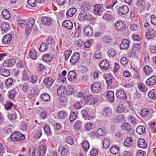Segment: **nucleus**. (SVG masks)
I'll return each instance as SVG.
<instances>
[{
    "label": "nucleus",
    "instance_id": "nucleus-61",
    "mask_svg": "<svg viewBox=\"0 0 156 156\" xmlns=\"http://www.w3.org/2000/svg\"><path fill=\"white\" fill-rule=\"evenodd\" d=\"M129 121L131 123L133 124H135L136 123L137 120L135 118L132 116H129L128 117Z\"/></svg>",
    "mask_w": 156,
    "mask_h": 156
},
{
    "label": "nucleus",
    "instance_id": "nucleus-34",
    "mask_svg": "<svg viewBox=\"0 0 156 156\" xmlns=\"http://www.w3.org/2000/svg\"><path fill=\"white\" fill-rule=\"evenodd\" d=\"M92 96L89 95L88 96H84L81 100V103L84 105L87 104L88 102H90L92 98Z\"/></svg>",
    "mask_w": 156,
    "mask_h": 156
},
{
    "label": "nucleus",
    "instance_id": "nucleus-8",
    "mask_svg": "<svg viewBox=\"0 0 156 156\" xmlns=\"http://www.w3.org/2000/svg\"><path fill=\"white\" fill-rule=\"evenodd\" d=\"M44 43L47 45L49 46L52 52L55 51V47L54 45L55 42L53 40L51 37H49L46 39Z\"/></svg>",
    "mask_w": 156,
    "mask_h": 156
},
{
    "label": "nucleus",
    "instance_id": "nucleus-37",
    "mask_svg": "<svg viewBox=\"0 0 156 156\" xmlns=\"http://www.w3.org/2000/svg\"><path fill=\"white\" fill-rule=\"evenodd\" d=\"M40 99L41 100L43 101H48L50 100V98L48 94L43 93L41 95Z\"/></svg>",
    "mask_w": 156,
    "mask_h": 156
},
{
    "label": "nucleus",
    "instance_id": "nucleus-7",
    "mask_svg": "<svg viewBox=\"0 0 156 156\" xmlns=\"http://www.w3.org/2000/svg\"><path fill=\"white\" fill-rule=\"evenodd\" d=\"M122 129L127 132V134L131 135L133 133V131L131 129L130 125L128 123H124L121 126Z\"/></svg>",
    "mask_w": 156,
    "mask_h": 156
},
{
    "label": "nucleus",
    "instance_id": "nucleus-20",
    "mask_svg": "<svg viewBox=\"0 0 156 156\" xmlns=\"http://www.w3.org/2000/svg\"><path fill=\"white\" fill-rule=\"evenodd\" d=\"M12 38V35L8 34L4 36L2 38L3 43L5 44H8L10 43Z\"/></svg>",
    "mask_w": 156,
    "mask_h": 156
},
{
    "label": "nucleus",
    "instance_id": "nucleus-56",
    "mask_svg": "<svg viewBox=\"0 0 156 156\" xmlns=\"http://www.w3.org/2000/svg\"><path fill=\"white\" fill-rule=\"evenodd\" d=\"M44 129L45 133L47 135L50 136L51 134V133L50 130V126L48 125H45L44 127Z\"/></svg>",
    "mask_w": 156,
    "mask_h": 156
},
{
    "label": "nucleus",
    "instance_id": "nucleus-5",
    "mask_svg": "<svg viewBox=\"0 0 156 156\" xmlns=\"http://www.w3.org/2000/svg\"><path fill=\"white\" fill-rule=\"evenodd\" d=\"M115 27L116 30L122 32L125 30L126 26L125 23L122 21H118L115 23Z\"/></svg>",
    "mask_w": 156,
    "mask_h": 156
},
{
    "label": "nucleus",
    "instance_id": "nucleus-24",
    "mask_svg": "<svg viewBox=\"0 0 156 156\" xmlns=\"http://www.w3.org/2000/svg\"><path fill=\"white\" fill-rule=\"evenodd\" d=\"M63 27L66 28L68 29L71 30L73 27V25L72 22L68 20L64 21L62 24Z\"/></svg>",
    "mask_w": 156,
    "mask_h": 156
},
{
    "label": "nucleus",
    "instance_id": "nucleus-19",
    "mask_svg": "<svg viewBox=\"0 0 156 156\" xmlns=\"http://www.w3.org/2000/svg\"><path fill=\"white\" fill-rule=\"evenodd\" d=\"M137 144L138 147L142 148H145L147 146V143L143 138L139 139L137 140Z\"/></svg>",
    "mask_w": 156,
    "mask_h": 156
},
{
    "label": "nucleus",
    "instance_id": "nucleus-53",
    "mask_svg": "<svg viewBox=\"0 0 156 156\" xmlns=\"http://www.w3.org/2000/svg\"><path fill=\"white\" fill-rule=\"evenodd\" d=\"M16 94V92L15 90H12L8 93L9 97L11 99H13Z\"/></svg>",
    "mask_w": 156,
    "mask_h": 156
},
{
    "label": "nucleus",
    "instance_id": "nucleus-22",
    "mask_svg": "<svg viewBox=\"0 0 156 156\" xmlns=\"http://www.w3.org/2000/svg\"><path fill=\"white\" fill-rule=\"evenodd\" d=\"M84 34L88 36H90L93 34V30L92 27L89 26L86 27L83 29Z\"/></svg>",
    "mask_w": 156,
    "mask_h": 156
},
{
    "label": "nucleus",
    "instance_id": "nucleus-21",
    "mask_svg": "<svg viewBox=\"0 0 156 156\" xmlns=\"http://www.w3.org/2000/svg\"><path fill=\"white\" fill-rule=\"evenodd\" d=\"M54 57V56L50 54H46L43 55L42 58L43 61L48 62L51 61L53 59Z\"/></svg>",
    "mask_w": 156,
    "mask_h": 156
},
{
    "label": "nucleus",
    "instance_id": "nucleus-55",
    "mask_svg": "<svg viewBox=\"0 0 156 156\" xmlns=\"http://www.w3.org/2000/svg\"><path fill=\"white\" fill-rule=\"evenodd\" d=\"M36 151L34 147H31L29 149L28 156H35Z\"/></svg>",
    "mask_w": 156,
    "mask_h": 156
},
{
    "label": "nucleus",
    "instance_id": "nucleus-54",
    "mask_svg": "<svg viewBox=\"0 0 156 156\" xmlns=\"http://www.w3.org/2000/svg\"><path fill=\"white\" fill-rule=\"evenodd\" d=\"M138 88L140 91L143 92L147 91V87L144 84L142 83L138 84Z\"/></svg>",
    "mask_w": 156,
    "mask_h": 156
},
{
    "label": "nucleus",
    "instance_id": "nucleus-32",
    "mask_svg": "<svg viewBox=\"0 0 156 156\" xmlns=\"http://www.w3.org/2000/svg\"><path fill=\"white\" fill-rule=\"evenodd\" d=\"M57 92L59 96L65 94L66 87L63 86H60L57 89Z\"/></svg>",
    "mask_w": 156,
    "mask_h": 156
},
{
    "label": "nucleus",
    "instance_id": "nucleus-38",
    "mask_svg": "<svg viewBox=\"0 0 156 156\" xmlns=\"http://www.w3.org/2000/svg\"><path fill=\"white\" fill-rule=\"evenodd\" d=\"M49 47V48L48 45L46 44L44 42H42L39 48V51L42 52L46 51Z\"/></svg>",
    "mask_w": 156,
    "mask_h": 156
},
{
    "label": "nucleus",
    "instance_id": "nucleus-43",
    "mask_svg": "<svg viewBox=\"0 0 156 156\" xmlns=\"http://www.w3.org/2000/svg\"><path fill=\"white\" fill-rule=\"evenodd\" d=\"M78 115V113L77 111L73 112L71 113L69 115V119L71 122H73L76 119V116Z\"/></svg>",
    "mask_w": 156,
    "mask_h": 156
},
{
    "label": "nucleus",
    "instance_id": "nucleus-48",
    "mask_svg": "<svg viewBox=\"0 0 156 156\" xmlns=\"http://www.w3.org/2000/svg\"><path fill=\"white\" fill-rule=\"evenodd\" d=\"M2 15L3 17L5 19H8L10 16V14L8 11L6 9H4L2 12Z\"/></svg>",
    "mask_w": 156,
    "mask_h": 156
},
{
    "label": "nucleus",
    "instance_id": "nucleus-41",
    "mask_svg": "<svg viewBox=\"0 0 156 156\" xmlns=\"http://www.w3.org/2000/svg\"><path fill=\"white\" fill-rule=\"evenodd\" d=\"M82 146L84 151L85 152H87L88 150L90 147L89 142L87 140L83 141L82 143Z\"/></svg>",
    "mask_w": 156,
    "mask_h": 156
},
{
    "label": "nucleus",
    "instance_id": "nucleus-60",
    "mask_svg": "<svg viewBox=\"0 0 156 156\" xmlns=\"http://www.w3.org/2000/svg\"><path fill=\"white\" fill-rule=\"evenodd\" d=\"M82 104L81 101H76L73 104V107L75 109H80L82 107Z\"/></svg>",
    "mask_w": 156,
    "mask_h": 156
},
{
    "label": "nucleus",
    "instance_id": "nucleus-39",
    "mask_svg": "<svg viewBox=\"0 0 156 156\" xmlns=\"http://www.w3.org/2000/svg\"><path fill=\"white\" fill-rule=\"evenodd\" d=\"M149 127L151 131L153 133H156V123L150 122L148 123Z\"/></svg>",
    "mask_w": 156,
    "mask_h": 156
},
{
    "label": "nucleus",
    "instance_id": "nucleus-16",
    "mask_svg": "<svg viewBox=\"0 0 156 156\" xmlns=\"http://www.w3.org/2000/svg\"><path fill=\"white\" fill-rule=\"evenodd\" d=\"M129 11V8L126 5L122 6L119 7L118 9L119 14L123 15L126 14Z\"/></svg>",
    "mask_w": 156,
    "mask_h": 156
},
{
    "label": "nucleus",
    "instance_id": "nucleus-58",
    "mask_svg": "<svg viewBox=\"0 0 156 156\" xmlns=\"http://www.w3.org/2000/svg\"><path fill=\"white\" fill-rule=\"evenodd\" d=\"M148 96L151 99L154 100L156 99V94L151 91L148 92Z\"/></svg>",
    "mask_w": 156,
    "mask_h": 156
},
{
    "label": "nucleus",
    "instance_id": "nucleus-11",
    "mask_svg": "<svg viewBox=\"0 0 156 156\" xmlns=\"http://www.w3.org/2000/svg\"><path fill=\"white\" fill-rule=\"evenodd\" d=\"M156 36V31L151 29L145 35V37L147 39H150Z\"/></svg>",
    "mask_w": 156,
    "mask_h": 156
},
{
    "label": "nucleus",
    "instance_id": "nucleus-51",
    "mask_svg": "<svg viewBox=\"0 0 156 156\" xmlns=\"http://www.w3.org/2000/svg\"><path fill=\"white\" fill-rule=\"evenodd\" d=\"M82 126V123L80 120L77 121L75 122L74 128L75 130H78L80 129Z\"/></svg>",
    "mask_w": 156,
    "mask_h": 156
},
{
    "label": "nucleus",
    "instance_id": "nucleus-4",
    "mask_svg": "<svg viewBox=\"0 0 156 156\" xmlns=\"http://www.w3.org/2000/svg\"><path fill=\"white\" fill-rule=\"evenodd\" d=\"M102 87V85L101 83L95 82L92 84L90 87V88L92 92L97 93L100 91Z\"/></svg>",
    "mask_w": 156,
    "mask_h": 156
},
{
    "label": "nucleus",
    "instance_id": "nucleus-13",
    "mask_svg": "<svg viewBox=\"0 0 156 156\" xmlns=\"http://www.w3.org/2000/svg\"><path fill=\"white\" fill-rule=\"evenodd\" d=\"M102 6L101 4H97L95 5L94 8V12L96 15H101L102 13Z\"/></svg>",
    "mask_w": 156,
    "mask_h": 156
},
{
    "label": "nucleus",
    "instance_id": "nucleus-1",
    "mask_svg": "<svg viewBox=\"0 0 156 156\" xmlns=\"http://www.w3.org/2000/svg\"><path fill=\"white\" fill-rule=\"evenodd\" d=\"M25 139L24 135L18 131L12 133L11 136V140L14 141L23 140Z\"/></svg>",
    "mask_w": 156,
    "mask_h": 156
},
{
    "label": "nucleus",
    "instance_id": "nucleus-14",
    "mask_svg": "<svg viewBox=\"0 0 156 156\" xmlns=\"http://www.w3.org/2000/svg\"><path fill=\"white\" fill-rule=\"evenodd\" d=\"M146 83L148 86H153L156 83V76H151L146 80Z\"/></svg>",
    "mask_w": 156,
    "mask_h": 156
},
{
    "label": "nucleus",
    "instance_id": "nucleus-9",
    "mask_svg": "<svg viewBox=\"0 0 156 156\" xmlns=\"http://www.w3.org/2000/svg\"><path fill=\"white\" fill-rule=\"evenodd\" d=\"M99 66L102 70H106L109 67V63L107 60H103L100 63Z\"/></svg>",
    "mask_w": 156,
    "mask_h": 156
},
{
    "label": "nucleus",
    "instance_id": "nucleus-25",
    "mask_svg": "<svg viewBox=\"0 0 156 156\" xmlns=\"http://www.w3.org/2000/svg\"><path fill=\"white\" fill-rule=\"evenodd\" d=\"M54 80L49 77H46L44 78L43 82L45 83L46 86L50 87L52 85L54 82Z\"/></svg>",
    "mask_w": 156,
    "mask_h": 156
},
{
    "label": "nucleus",
    "instance_id": "nucleus-12",
    "mask_svg": "<svg viewBox=\"0 0 156 156\" xmlns=\"http://www.w3.org/2000/svg\"><path fill=\"white\" fill-rule=\"evenodd\" d=\"M139 46L137 44H134L132 48V50L129 53V56L132 57L136 55V52H138L139 50Z\"/></svg>",
    "mask_w": 156,
    "mask_h": 156
},
{
    "label": "nucleus",
    "instance_id": "nucleus-33",
    "mask_svg": "<svg viewBox=\"0 0 156 156\" xmlns=\"http://www.w3.org/2000/svg\"><path fill=\"white\" fill-rule=\"evenodd\" d=\"M76 75L74 71H71L69 73L68 76V79L70 81H72L76 79Z\"/></svg>",
    "mask_w": 156,
    "mask_h": 156
},
{
    "label": "nucleus",
    "instance_id": "nucleus-3",
    "mask_svg": "<svg viewBox=\"0 0 156 156\" xmlns=\"http://www.w3.org/2000/svg\"><path fill=\"white\" fill-rule=\"evenodd\" d=\"M78 18L81 21L85 20H90L92 19V17L89 12L80 11L78 16Z\"/></svg>",
    "mask_w": 156,
    "mask_h": 156
},
{
    "label": "nucleus",
    "instance_id": "nucleus-49",
    "mask_svg": "<svg viewBox=\"0 0 156 156\" xmlns=\"http://www.w3.org/2000/svg\"><path fill=\"white\" fill-rule=\"evenodd\" d=\"M112 18V16L108 12H105L103 16V19L105 20H111Z\"/></svg>",
    "mask_w": 156,
    "mask_h": 156
},
{
    "label": "nucleus",
    "instance_id": "nucleus-10",
    "mask_svg": "<svg viewBox=\"0 0 156 156\" xmlns=\"http://www.w3.org/2000/svg\"><path fill=\"white\" fill-rule=\"evenodd\" d=\"M16 63V61L14 59L6 60L3 63L4 67H11Z\"/></svg>",
    "mask_w": 156,
    "mask_h": 156
},
{
    "label": "nucleus",
    "instance_id": "nucleus-44",
    "mask_svg": "<svg viewBox=\"0 0 156 156\" xmlns=\"http://www.w3.org/2000/svg\"><path fill=\"white\" fill-rule=\"evenodd\" d=\"M29 55L30 58L33 59H36L37 58L36 51L35 49H31L29 52Z\"/></svg>",
    "mask_w": 156,
    "mask_h": 156
},
{
    "label": "nucleus",
    "instance_id": "nucleus-63",
    "mask_svg": "<svg viewBox=\"0 0 156 156\" xmlns=\"http://www.w3.org/2000/svg\"><path fill=\"white\" fill-rule=\"evenodd\" d=\"M13 83V80L12 78H9L6 80L5 81L6 85L8 87H10L12 86Z\"/></svg>",
    "mask_w": 156,
    "mask_h": 156
},
{
    "label": "nucleus",
    "instance_id": "nucleus-64",
    "mask_svg": "<svg viewBox=\"0 0 156 156\" xmlns=\"http://www.w3.org/2000/svg\"><path fill=\"white\" fill-rule=\"evenodd\" d=\"M21 87L23 91L26 92L28 90L29 85L27 83H24L21 85Z\"/></svg>",
    "mask_w": 156,
    "mask_h": 156
},
{
    "label": "nucleus",
    "instance_id": "nucleus-45",
    "mask_svg": "<svg viewBox=\"0 0 156 156\" xmlns=\"http://www.w3.org/2000/svg\"><path fill=\"white\" fill-rule=\"evenodd\" d=\"M133 140L131 137H127L124 141V145L126 147H129L132 144Z\"/></svg>",
    "mask_w": 156,
    "mask_h": 156
},
{
    "label": "nucleus",
    "instance_id": "nucleus-29",
    "mask_svg": "<svg viewBox=\"0 0 156 156\" xmlns=\"http://www.w3.org/2000/svg\"><path fill=\"white\" fill-rule=\"evenodd\" d=\"M107 98L109 101L113 102L114 100V96L113 92L112 91H109L106 94Z\"/></svg>",
    "mask_w": 156,
    "mask_h": 156
},
{
    "label": "nucleus",
    "instance_id": "nucleus-23",
    "mask_svg": "<svg viewBox=\"0 0 156 156\" xmlns=\"http://www.w3.org/2000/svg\"><path fill=\"white\" fill-rule=\"evenodd\" d=\"M38 94V91L36 88H32L28 92V95L30 98L36 97Z\"/></svg>",
    "mask_w": 156,
    "mask_h": 156
},
{
    "label": "nucleus",
    "instance_id": "nucleus-59",
    "mask_svg": "<svg viewBox=\"0 0 156 156\" xmlns=\"http://www.w3.org/2000/svg\"><path fill=\"white\" fill-rule=\"evenodd\" d=\"M125 111L124 107L122 104L119 105L117 107V112L118 113H121L124 112Z\"/></svg>",
    "mask_w": 156,
    "mask_h": 156
},
{
    "label": "nucleus",
    "instance_id": "nucleus-52",
    "mask_svg": "<svg viewBox=\"0 0 156 156\" xmlns=\"http://www.w3.org/2000/svg\"><path fill=\"white\" fill-rule=\"evenodd\" d=\"M108 54L110 57H113L116 55L115 50L112 48L108 49Z\"/></svg>",
    "mask_w": 156,
    "mask_h": 156
},
{
    "label": "nucleus",
    "instance_id": "nucleus-28",
    "mask_svg": "<svg viewBox=\"0 0 156 156\" xmlns=\"http://www.w3.org/2000/svg\"><path fill=\"white\" fill-rule=\"evenodd\" d=\"M144 70L146 75H149L152 73V68L148 65H146L144 67Z\"/></svg>",
    "mask_w": 156,
    "mask_h": 156
},
{
    "label": "nucleus",
    "instance_id": "nucleus-15",
    "mask_svg": "<svg viewBox=\"0 0 156 156\" xmlns=\"http://www.w3.org/2000/svg\"><path fill=\"white\" fill-rule=\"evenodd\" d=\"M80 54L78 52H76L72 56L70 60V62L72 64H75L76 63L80 58Z\"/></svg>",
    "mask_w": 156,
    "mask_h": 156
},
{
    "label": "nucleus",
    "instance_id": "nucleus-40",
    "mask_svg": "<svg viewBox=\"0 0 156 156\" xmlns=\"http://www.w3.org/2000/svg\"><path fill=\"white\" fill-rule=\"evenodd\" d=\"M67 113L64 110L59 111L58 113V116L60 119H65L67 116Z\"/></svg>",
    "mask_w": 156,
    "mask_h": 156
},
{
    "label": "nucleus",
    "instance_id": "nucleus-35",
    "mask_svg": "<svg viewBox=\"0 0 156 156\" xmlns=\"http://www.w3.org/2000/svg\"><path fill=\"white\" fill-rule=\"evenodd\" d=\"M76 11V9L75 8H72L69 9L66 13L67 17H72Z\"/></svg>",
    "mask_w": 156,
    "mask_h": 156
},
{
    "label": "nucleus",
    "instance_id": "nucleus-6",
    "mask_svg": "<svg viewBox=\"0 0 156 156\" xmlns=\"http://www.w3.org/2000/svg\"><path fill=\"white\" fill-rule=\"evenodd\" d=\"M116 95L117 98L120 100L125 101L127 99L126 96L124 91L120 89L116 90Z\"/></svg>",
    "mask_w": 156,
    "mask_h": 156
},
{
    "label": "nucleus",
    "instance_id": "nucleus-47",
    "mask_svg": "<svg viewBox=\"0 0 156 156\" xmlns=\"http://www.w3.org/2000/svg\"><path fill=\"white\" fill-rule=\"evenodd\" d=\"M58 151L61 155L63 156L66 155L67 153V150L64 147H59Z\"/></svg>",
    "mask_w": 156,
    "mask_h": 156
},
{
    "label": "nucleus",
    "instance_id": "nucleus-26",
    "mask_svg": "<svg viewBox=\"0 0 156 156\" xmlns=\"http://www.w3.org/2000/svg\"><path fill=\"white\" fill-rule=\"evenodd\" d=\"M90 5L88 2H84L82 4L81 11L89 12Z\"/></svg>",
    "mask_w": 156,
    "mask_h": 156
},
{
    "label": "nucleus",
    "instance_id": "nucleus-50",
    "mask_svg": "<svg viewBox=\"0 0 156 156\" xmlns=\"http://www.w3.org/2000/svg\"><path fill=\"white\" fill-rule=\"evenodd\" d=\"M137 132L140 135H141L145 133V129L143 126H138L136 129Z\"/></svg>",
    "mask_w": 156,
    "mask_h": 156
},
{
    "label": "nucleus",
    "instance_id": "nucleus-42",
    "mask_svg": "<svg viewBox=\"0 0 156 156\" xmlns=\"http://www.w3.org/2000/svg\"><path fill=\"white\" fill-rule=\"evenodd\" d=\"M111 141L108 138H104L102 142L103 146L104 148L107 149L109 147Z\"/></svg>",
    "mask_w": 156,
    "mask_h": 156
},
{
    "label": "nucleus",
    "instance_id": "nucleus-62",
    "mask_svg": "<svg viewBox=\"0 0 156 156\" xmlns=\"http://www.w3.org/2000/svg\"><path fill=\"white\" fill-rule=\"evenodd\" d=\"M39 153H41V154H44L46 150V148L45 146L42 145H40L39 146Z\"/></svg>",
    "mask_w": 156,
    "mask_h": 156
},
{
    "label": "nucleus",
    "instance_id": "nucleus-18",
    "mask_svg": "<svg viewBox=\"0 0 156 156\" xmlns=\"http://www.w3.org/2000/svg\"><path fill=\"white\" fill-rule=\"evenodd\" d=\"M129 41L128 40L123 39L120 44V48L121 49H126L129 47Z\"/></svg>",
    "mask_w": 156,
    "mask_h": 156
},
{
    "label": "nucleus",
    "instance_id": "nucleus-2",
    "mask_svg": "<svg viewBox=\"0 0 156 156\" xmlns=\"http://www.w3.org/2000/svg\"><path fill=\"white\" fill-rule=\"evenodd\" d=\"M18 24L20 25L22 28H24L26 26H29L31 27H33L34 24V20L32 18L29 19L27 22L23 20H19Z\"/></svg>",
    "mask_w": 156,
    "mask_h": 156
},
{
    "label": "nucleus",
    "instance_id": "nucleus-27",
    "mask_svg": "<svg viewBox=\"0 0 156 156\" xmlns=\"http://www.w3.org/2000/svg\"><path fill=\"white\" fill-rule=\"evenodd\" d=\"M112 112V111L110 108L106 107L103 111V114L104 116L108 117L111 116Z\"/></svg>",
    "mask_w": 156,
    "mask_h": 156
},
{
    "label": "nucleus",
    "instance_id": "nucleus-30",
    "mask_svg": "<svg viewBox=\"0 0 156 156\" xmlns=\"http://www.w3.org/2000/svg\"><path fill=\"white\" fill-rule=\"evenodd\" d=\"M1 28L2 31L5 32L9 30L10 26L8 23L3 22L1 24Z\"/></svg>",
    "mask_w": 156,
    "mask_h": 156
},
{
    "label": "nucleus",
    "instance_id": "nucleus-57",
    "mask_svg": "<svg viewBox=\"0 0 156 156\" xmlns=\"http://www.w3.org/2000/svg\"><path fill=\"white\" fill-rule=\"evenodd\" d=\"M9 119L11 120H14L17 118V114L16 112H13L12 113L9 114L8 116Z\"/></svg>",
    "mask_w": 156,
    "mask_h": 156
},
{
    "label": "nucleus",
    "instance_id": "nucleus-31",
    "mask_svg": "<svg viewBox=\"0 0 156 156\" xmlns=\"http://www.w3.org/2000/svg\"><path fill=\"white\" fill-rule=\"evenodd\" d=\"M105 78L108 85H110L112 82V77L110 74L104 75Z\"/></svg>",
    "mask_w": 156,
    "mask_h": 156
},
{
    "label": "nucleus",
    "instance_id": "nucleus-17",
    "mask_svg": "<svg viewBox=\"0 0 156 156\" xmlns=\"http://www.w3.org/2000/svg\"><path fill=\"white\" fill-rule=\"evenodd\" d=\"M41 20L42 23L46 26H49L52 23V20L50 17H42Z\"/></svg>",
    "mask_w": 156,
    "mask_h": 156
},
{
    "label": "nucleus",
    "instance_id": "nucleus-46",
    "mask_svg": "<svg viewBox=\"0 0 156 156\" xmlns=\"http://www.w3.org/2000/svg\"><path fill=\"white\" fill-rule=\"evenodd\" d=\"M73 88L70 86L66 87V94L68 95H71L74 92Z\"/></svg>",
    "mask_w": 156,
    "mask_h": 156
},
{
    "label": "nucleus",
    "instance_id": "nucleus-36",
    "mask_svg": "<svg viewBox=\"0 0 156 156\" xmlns=\"http://www.w3.org/2000/svg\"><path fill=\"white\" fill-rule=\"evenodd\" d=\"M119 151V147L117 145H113L111 147L110 149V152L113 154H118Z\"/></svg>",
    "mask_w": 156,
    "mask_h": 156
}]
</instances>
